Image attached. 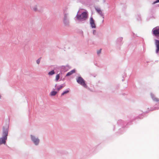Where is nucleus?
I'll return each mask as SVG.
<instances>
[{"label":"nucleus","instance_id":"nucleus-1","mask_svg":"<svg viewBox=\"0 0 159 159\" xmlns=\"http://www.w3.org/2000/svg\"><path fill=\"white\" fill-rule=\"evenodd\" d=\"M9 130V126L6 125L2 128V137H0V146L5 145L7 140Z\"/></svg>","mask_w":159,"mask_h":159},{"label":"nucleus","instance_id":"nucleus-2","mask_svg":"<svg viewBox=\"0 0 159 159\" xmlns=\"http://www.w3.org/2000/svg\"><path fill=\"white\" fill-rule=\"evenodd\" d=\"M76 17L78 20L80 21L86 20L88 18V14L87 12L84 11L81 14H77Z\"/></svg>","mask_w":159,"mask_h":159},{"label":"nucleus","instance_id":"nucleus-3","mask_svg":"<svg viewBox=\"0 0 159 159\" xmlns=\"http://www.w3.org/2000/svg\"><path fill=\"white\" fill-rule=\"evenodd\" d=\"M64 17L63 22L65 26H68L69 24V14L66 11H64L63 12Z\"/></svg>","mask_w":159,"mask_h":159},{"label":"nucleus","instance_id":"nucleus-4","mask_svg":"<svg viewBox=\"0 0 159 159\" xmlns=\"http://www.w3.org/2000/svg\"><path fill=\"white\" fill-rule=\"evenodd\" d=\"M30 136L31 140L35 146L39 145L40 142V139L38 137L32 134H31Z\"/></svg>","mask_w":159,"mask_h":159},{"label":"nucleus","instance_id":"nucleus-5","mask_svg":"<svg viewBox=\"0 0 159 159\" xmlns=\"http://www.w3.org/2000/svg\"><path fill=\"white\" fill-rule=\"evenodd\" d=\"M76 80L77 82L80 85L83 86L85 88H87V86L85 83V81L81 76H79L76 78Z\"/></svg>","mask_w":159,"mask_h":159},{"label":"nucleus","instance_id":"nucleus-6","mask_svg":"<svg viewBox=\"0 0 159 159\" xmlns=\"http://www.w3.org/2000/svg\"><path fill=\"white\" fill-rule=\"evenodd\" d=\"M152 31L153 35L156 37H159V27H156L153 28Z\"/></svg>","mask_w":159,"mask_h":159},{"label":"nucleus","instance_id":"nucleus-7","mask_svg":"<svg viewBox=\"0 0 159 159\" xmlns=\"http://www.w3.org/2000/svg\"><path fill=\"white\" fill-rule=\"evenodd\" d=\"M89 23L92 28H96V26L95 23V21L92 17H91L90 18Z\"/></svg>","mask_w":159,"mask_h":159},{"label":"nucleus","instance_id":"nucleus-8","mask_svg":"<svg viewBox=\"0 0 159 159\" xmlns=\"http://www.w3.org/2000/svg\"><path fill=\"white\" fill-rule=\"evenodd\" d=\"M155 45L156 47V52L158 53L159 51V40L155 39Z\"/></svg>","mask_w":159,"mask_h":159},{"label":"nucleus","instance_id":"nucleus-9","mask_svg":"<svg viewBox=\"0 0 159 159\" xmlns=\"http://www.w3.org/2000/svg\"><path fill=\"white\" fill-rule=\"evenodd\" d=\"M95 10L101 16H102V18L103 19H104V17L103 15V14L102 13V11L101 10V9L99 8H95Z\"/></svg>","mask_w":159,"mask_h":159},{"label":"nucleus","instance_id":"nucleus-10","mask_svg":"<svg viewBox=\"0 0 159 159\" xmlns=\"http://www.w3.org/2000/svg\"><path fill=\"white\" fill-rule=\"evenodd\" d=\"M33 10L34 11L38 12H41L42 11V10H41L39 9L38 8V7L37 5H36V6H34L33 7Z\"/></svg>","mask_w":159,"mask_h":159},{"label":"nucleus","instance_id":"nucleus-11","mask_svg":"<svg viewBox=\"0 0 159 159\" xmlns=\"http://www.w3.org/2000/svg\"><path fill=\"white\" fill-rule=\"evenodd\" d=\"M151 97L152 99V100L154 101H156V102H157V101H159V100H158V99L156 98V97H155L154 95L152 93H151Z\"/></svg>","mask_w":159,"mask_h":159},{"label":"nucleus","instance_id":"nucleus-12","mask_svg":"<svg viewBox=\"0 0 159 159\" xmlns=\"http://www.w3.org/2000/svg\"><path fill=\"white\" fill-rule=\"evenodd\" d=\"M75 69H73L71 70V71L68 72L66 74V76H70L72 75L73 74L75 73Z\"/></svg>","mask_w":159,"mask_h":159},{"label":"nucleus","instance_id":"nucleus-13","mask_svg":"<svg viewBox=\"0 0 159 159\" xmlns=\"http://www.w3.org/2000/svg\"><path fill=\"white\" fill-rule=\"evenodd\" d=\"M65 86V84H62L59 87H57V90L58 91L61 89L62 88H64Z\"/></svg>","mask_w":159,"mask_h":159},{"label":"nucleus","instance_id":"nucleus-14","mask_svg":"<svg viewBox=\"0 0 159 159\" xmlns=\"http://www.w3.org/2000/svg\"><path fill=\"white\" fill-rule=\"evenodd\" d=\"M70 89H66V90L63 92L61 94V96H62L65 95V94L68 93L70 91Z\"/></svg>","mask_w":159,"mask_h":159},{"label":"nucleus","instance_id":"nucleus-15","mask_svg":"<svg viewBox=\"0 0 159 159\" xmlns=\"http://www.w3.org/2000/svg\"><path fill=\"white\" fill-rule=\"evenodd\" d=\"M159 109V108H156V107H154V108H151L150 109V110H149V108H148V111H146L145 112V113H148L150 111H153L154 110H156V109Z\"/></svg>","mask_w":159,"mask_h":159},{"label":"nucleus","instance_id":"nucleus-16","mask_svg":"<svg viewBox=\"0 0 159 159\" xmlns=\"http://www.w3.org/2000/svg\"><path fill=\"white\" fill-rule=\"evenodd\" d=\"M136 18L137 20L138 21H140L141 20V17L139 15H137L136 16Z\"/></svg>","mask_w":159,"mask_h":159},{"label":"nucleus","instance_id":"nucleus-17","mask_svg":"<svg viewBox=\"0 0 159 159\" xmlns=\"http://www.w3.org/2000/svg\"><path fill=\"white\" fill-rule=\"evenodd\" d=\"M57 93V92L56 91H53L51 92L50 94L52 96H55Z\"/></svg>","mask_w":159,"mask_h":159},{"label":"nucleus","instance_id":"nucleus-18","mask_svg":"<svg viewBox=\"0 0 159 159\" xmlns=\"http://www.w3.org/2000/svg\"><path fill=\"white\" fill-rule=\"evenodd\" d=\"M55 74V72L54 70H53L48 72V74L49 75H52Z\"/></svg>","mask_w":159,"mask_h":159},{"label":"nucleus","instance_id":"nucleus-19","mask_svg":"<svg viewBox=\"0 0 159 159\" xmlns=\"http://www.w3.org/2000/svg\"><path fill=\"white\" fill-rule=\"evenodd\" d=\"M60 78V75L59 74H57L56 75L55 79V81L56 82H57L58 81V80Z\"/></svg>","mask_w":159,"mask_h":159},{"label":"nucleus","instance_id":"nucleus-20","mask_svg":"<svg viewBox=\"0 0 159 159\" xmlns=\"http://www.w3.org/2000/svg\"><path fill=\"white\" fill-rule=\"evenodd\" d=\"M41 59V57H40L37 60L36 63L38 64H39Z\"/></svg>","mask_w":159,"mask_h":159},{"label":"nucleus","instance_id":"nucleus-21","mask_svg":"<svg viewBox=\"0 0 159 159\" xmlns=\"http://www.w3.org/2000/svg\"><path fill=\"white\" fill-rule=\"evenodd\" d=\"M102 49H100L99 50L97 51V54L99 55L101 52Z\"/></svg>","mask_w":159,"mask_h":159},{"label":"nucleus","instance_id":"nucleus-22","mask_svg":"<svg viewBox=\"0 0 159 159\" xmlns=\"http://www.w3.org/2000/svg\"><path fill=\"white\" fill-rule=\"evenodd\" d=\"M159 2V0H157L156 1L154 2L153 3V4H155L156 3Z\"/></svg>","mask_w":159,"mask_h":159},{"label":"nucleus","instance_id":"nucleus-23","mask_svg":"<svg viewBox=\"0 0 159 159\" xmlns=\"http://www.w3.org/2000/svg\"><path fill=\"white\" fill-rule=\"evenodd\" d=\"M96 33V31L95 30H93V34L95 35Z\"/></svg>","mask_w":159,"mask_h":159},{"label":"nucleus","instance_id":"nucleus-24","mask_svg":"<svg viewBox=\"0 0 159 159\" xmlns=\"http://www.w3.org/2000/svg\"><path fill=\"white\" fill-rule=\"evenodd\" d=\"M67 66H62V68H61V69H64L66 67H67Z\"/></svg>","mask_w":159,"mask_h":159},{"label":"nucleus","instance_id":"nucleus-25","mask_svg":"<svg viewBox=\"0 0 159 159\" xmlns=\"http://www.w3.org/2000/svg\"><path fill=\"white\" fill-rule=\"evenodd\" d=\"M137 36L135 34L133 33V36L134 37V36Z\"/></svg>","mask_w":159,"mask_h":159},{"label":"nucleus","instance_id":"nucleus-26","mask_svg":"<svg viewBox=\"0 0 159 159\" xmlns=\"http://www.w3.org/2000/svg\"><path fill=\"white\" fill-rule=\"evenodd\" d=\"M103 2H104H104H105V1H105V0H103Z\"/></svg>","mask_w":159,"mask_h":159},{"label":"nucleus","instance_id":"nucleus-27","mask_svg":"<svg viewBox=\"0 0 159 159\" xmlns=\"http://www.w3.org/2000/svg\"><path fill=\"white\" fill-rule=\"evenodd\" d=\"M122 39H123V38H120V40H122Z\"/></svg>","mask_w":159,"mask_h":159},{"label":"nucleus","instance_id":"nucleus-28","mask_svg":"<svg viewBox=\"0 0 159 159\" xmlns=\"http://www.w3.org/2000/svg\"><path fill=\"white\" fill-rule=\"evenodd\" d=\"M57 84H56V85H55V87H56V86H57Z\"/></svg>","mask_w":159,"mask_h":159}]
</instances>
